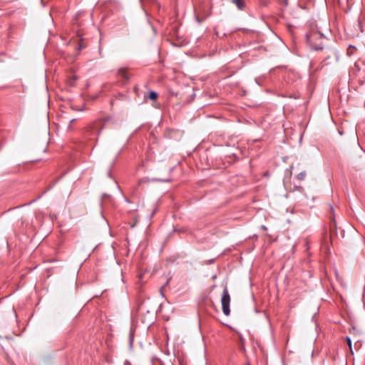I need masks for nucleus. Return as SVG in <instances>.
Masks as SVG:
<instances>
[{
    "label": "nucleus",
    "mask_w": 365,
    "mask_h": 365,
    "mask_svg": "<svg viewBox=\"0 0 365 365\" xmlns=\"http://www.w3.org/2000/svg\"><path fill=\"white\" fill-rule=\"evenodd\" d=\"M221 303H222V309L223 314L226 316H228L230 314V296L228 292V289H227V287H225L223 289L222 298H221Z\"/></svg>",
    "instance_id": "1"
},
{
    "label": "nucleus",
    "mask_w": 365,
    "mask_h": 365,
    "mask_svg": "<svg viewBox=\"0 0 365 365\" xmlns=\"http://www.w3.org/2000/svg\"><path fill=\"white\" fill-rule=\"evenodd\" d=\"M118 80L123 83L126 84L130 79L131 74L128 72L127 68H120L117 72Z\"/></svg>",
    "instance_id": "2"
},
{
    "label": "nucleus",
    "mask_w": 365,
    "mask_h": 365,
    "mask_svg": "<svg viewBox=\"0 0 365 365\" xmlns=\"http://www.w3.org/2000/svg\"><path fill=\"white\" fill-rule=\"evenodd\" d=\"M318 34L314 33L310 35L307 34V42L310 44L312 49L315 51H321L323 49V46L321 44H315L314 43V40L317 38Z\"/></svg>",
    "instance_id": "3"
},
{
    "label": "nucleus",
    "mask_w": 365,
    "mask_h": 365,
    "mask_svg": "<svg viewBox=\"0 0 365 365\" xmlns=\"http://www.w3.org/2000/svg\"><path fill=\"white\" fill-rule=\"evenodd\" d=\"M232 3L235 4L240 10H243L245 8V2L244 0H231Z\"/></svg>",
    "instance_id": "4"
},
{
    "label": "nucleus",
    "mask_w": 365,
    "mask_h": 365,
    "mask_svg": "<svg viewBox=\"0 0 365 365\" xmlns=\"http://www.w3.org/2000/svg\"><path fill=\"white\" fill-rule=\"evenodd\" d=\"M158 93L152 91L149 92L148 95L146 97L148 98H149L150 100L154 101L158 98Z\"/></svg>",
    "instance_id": "5"
},
{
    "label": "nucleus",
    "mask_w": 365,
    "mask_h": 365,
    "mask_svg": "<svg viewBox=\"0 0 365 365\" xmlns=\"http://www.w3.org/2000/svg\"><path fill=\"white\" fill-rule=\"evenodd\" d=\"M307 176V173L306 171H302V172H300L297 175V180L302 181V180H304L305 179Z\"/></svg>",
    "instance_id": "6"
},
{
    "label": "nucleus",
    "mask_w": 365,
    "mask_h": 365,
    "mask_svg": "<svg viewBox=\"0 0 365 365\" xmlns=\"http://www.w3.org/2000/svg\"><path fill=\"white\" fill-rule=\"evenodd\" d=\"M346 343L349 347V349L351 351V353H353L352 351V347H351V339L349 337V336H346Z\"/></svg>",
    "instance_id": "7"
},
{
    "label": "nucleus",
    "mask_w": 365,
    "mask_h": 365,
    "mask_svg": "<svg viewBox=\"0 0 365 365\" xmlns=\"http://www.w3.org/2000/svg\"><path fill=\"white\" fill-rule=\"evenodd\" d=\"M76 120V119H71L70 120V125L68 126V129L71 130V123H74V121Z\"/></svg>",
    "instance_id": "8"
},
{
    "label": "nucleus",
    "mask_w": 365,
    "mask_h": 365,
    "mask_svg": "<svg viewBox=\"0 0 365 365\" xmlns=\"http://www.w3.org/2000/svg\"><path fill=\"white\" fill-rule=\"evenodd\" d=\"M145 302L143 301L139 305H138V309H142L143 307Z\"/></svg>",
    "instance_id": "9"
},
{
    "label": "nucleus",
    "mask_w": 365,
    "mask_h": 365,
    "mask_svg": "<svg viewBox=\"0 0 365 365\" xmlns=\"http://www.w3.org/2000/svg\"><path fill=\"white\" fill-rule=\"evenodd\" d=\"M329 209H330V210H331V212H332V211H333V210H334V208H333V207H332V206H330Z\"/></svg>",
    "instance_id": "10"
}]
</instances>
